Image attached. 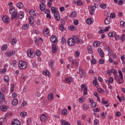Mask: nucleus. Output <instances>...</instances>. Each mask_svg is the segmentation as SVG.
I'll return each mask as SVG.
<instances>
[{
    "instance_id": "nucleus-6",
    "label": "nucleus",
    "mask_w": 125,
    "mask_h": 125,
    "mask_svg": "<svg viewBox=\"0 0 125 125\" xmlns=\"http://www.w3.org/2000/svg\"><path fill=\"white\" fill-rule=\"evenodd\" d=\"M74 40L77 44H83V41L77 36H74Z\"/></svg>"
},
{
    "instance_id": "nucleus-25",
    "label": "nucleus",
    "mask_w": 125,
    "mask_h": 125,
    "mask_svg": "<svg viewBox=\"0 0 125 125\" xmlns=\"http://www.w3.org/2000/svg\"><path fill=\"white\" fill-rule=\"evenodd\" d=\"M94 21V20H93V18L89 19L88 18V19L86 20V23L88 24V25H90L92 22Z\"/></svg>"
},
{
    "instance_id": "nucleus-16",
    "label": "nucleus",
    "mask_w": 125,
    "mask_h": 125,
    "mask_svg": "<svg viewBox=\"0 0 125 125\" xmlns=\"http://www.w3.org/2000/svg\"><path fill=\"white\" fill-rule=\"evenodd\" d=\"M110 22H111V18L108 16L104 20V24H105V25H108L110 24Z\"/></svg>"
},
{
    "instance_id": "nucleus-12",
    "label": "nucleus",
    "mask_w": 125,
    "mask_h": 125,
    "mask_svg": "<svg viewBox=\"0 0 125 125\" xmlns=\"http://www.w3.org/2000/svg\"><path fill=\"white\" fill-rule=\"evenodd\" d=\"M51 47L52 53H56L58 50V49L56 47V45H55V44H52Z\"/></svg>"
},
{
    "instance_id": "nucleus-51",
    "label": "nucleus",
    "mask_w": 125,
    "mask_h": 125,
    "mask_svg": "<svg viewBox=\"0 0 125 125\" xmlns=\"http://www.w3.org/2000/svg\"><path fill=\"white\" fill-rule=\"evenodd\" d=\"M97 91L99 93H101V94L104 93V90L102 89V88H98L97 89Z\"/></svg>"
},
{
    "instance_id": "nucleus-7",
    "label": "nucleus",
    "mask_w": 125,
    "mask_h": 125,
    "mask_svg": "<svg viewBox=\"0 0 125 125\" xmlns=\"http://www.w3.org/2000/svg\"><path fill=\"white\" fill-rule=\"evenodd\" d=\"M50 40L52 43H55L57 44L58 41H57V38L55 36V35H52L50 38Z\"/></svg>"
},
{
    "instance_id": "nucleus-23",
    "label": "nucleus",
    "mask_w": 125,
    "mask_h": 125,
    "mask_svg": "<svg viewBox=\"0 0 125 125\" xmlns=\"http://www.w3.org/2000/svg\"><path fill=\"white\" fill-rule=\"evenodd\" d=\"M101 44V43H100V42L97 41V42H93V45L94 47H98Z\"/></svg>"
},
{
    "instance_id": "nucleus-41",
    "label": "nucleus",
    "mask_w": 125,
    "mask_h": 125,
    "mask_svg": "<svg viewBox=\"0 0 125 125\" xmlns=\"http://www.w3.org/2000/svg\"><path fill=\"white\" fill-rule=\"evenodd\" d=\"M118 73L119 74V76L120 77V79L121 80H124V75L123 74V72H122V70H119Z\"/></svg>"
},
{
    "instance_id": "nucleus-11",
    "label": "nucleus",
    "mask_w": 125,
    "mask_h": 125,
    "mask_svg": "<svg viewBox=\"0 0 125 125\" xmlns=\"http://www.w3.org/2000/svg\"><path fill=\"white\" fill-rule=\"evenodd\" d=\"M54 17L56 21H60V15H59V13L57 12L54 14Z\"/></svg>"
},
{
    "instance_id": "nucleus-49",
    "label": "nucleus",
    "mask_w": 125,
    "mask_h": 125,
    "mask_svg": "<svg viewBox=\"0 0 125 125\" xmlns=\"http://www.w3.org/2000/svg\"><path fill=\"white\" fill-rule=\"evenodd\" d=\"M49 1H48L47 4L49 6V7H51L52 6V2H53V1H55V0H49Z\"/></svg>"
},
{
    "instance_id": "nucleus-35",
    "label": "nucleus",
    "mask_w": 125,
    "mask_h": 125,
    "mask_svg": "<svg viewBox=\"0 0 125 125\" xmlns=\"http://www.w3.org/2000/svg\"><path fill=\"white\" fill-rule=\"evenodd\" d=\"M59 27L60 31L62 32H64L65 31V26H64V25L60 24Z\"/></svg>"
},
{
    "instance_id": "nucleus-48",
    "label": "nucleus",
    "mask_w": 125,
    "mask_h": 125,
    "mask_svg": "<svg viewBox=\"0 0 125 125\" xmlns=\"http://www.w3.org/2000/svg\"><path fill=\"white\" fill-rule=\"evenodd\" d=\"M100 7L101 8H102L103 9H105L107 7V5L106 4H100Z\"/></svg>"
},
{
    "instance_id": "nucleus-50",
    "label": "nucleus",
    "mask_w": 125,
    "mask_h": 125,
    "mask_svg": "<svg viewBox=\"0 0 125 125\" xmlns=\"http://www.w3.org/2000/svg\"><path fill=\"white\" fill-rule=\"evenodd\" d=\"M83 109L84 110H88V109H89V106L88 105H87L86 104H84L83 105Z\"/></svg>"
},
{
    "instance_id": "nucleus-1",
    "label": "nucleus",
    "mask_w": 125,
    "mask_h": 125,
    "mask_svg": "<svg viewBox=\"0 0 125 125\" xmlns=\"http://www.w3.org/2000/svg\"><path fill=\"white\" fill-rule=\"evenodd\" d=\"M26 54L29 58H34L35 55H36V53L34 49L32 48L28 49L26 52Z\"/></svg>"
},
{
    "instance_id": "nucleus-14",
    "label": "nucleus",
    "mask_w": 125,
    "mask_h": 125,
    "mask_svg": "<svg viewBox=\"0 0 125 125\" xmlns=\"http://www.w3.org/2000/svg\"><path fill=\"white\" fill-rule=\"evenodd\" d=\"M12 125H21L20 121L17 119H14L12 122Z\"/></svg>"
},
{
    "instance_id": "nucleus-30",
    "label": "nucleus",
    "mask_w": 125,
    "mask_h": 125,
    "mask_svg": "<svg viewBox=\"0 0 125 125\" xmlns=\"http://www.w3.org/2000/svg\"><path fill=\"white\" fill-rule=\"evenodd\" d=\"M61 122L62 125H70V123L65 120H61Z\"/></svg>"
},
{
    "instance_id": "nucleus-62",
    "label": "nucleus",
    "mask_w": 125,
    "mask_h": 125,
    "mask_svg": "<svg viewBox=\"0 0 125 125\" xmlns=\"http://www.w3.org/2000/svg\"><path fill=\"white\" fill-rule=\"evenodd\" d=\"M99 64L103 65V64H104V59H100L99 61Z\"/></svg>"
},
{
    "instance_id": "nucleus-34",
    "label": "nucleus",
    "mask_w": 125,
    "mask_h": 125,
    "mask_svg": "<svg viewBox=\"0 0 125 125\" xmlns=\"http://www.w3.org/2000/svg\"><path fill=\"white\" fill-rule=\"evenodd\" d=\"M42 74L44 76H48V77H49V74H50V73L48 70H45L43 71Z\"/></svg>"
},
{
    "instance_id": "nucleus-60",
    "label": "nucleus",
    "mask_w": 125,
    "mask_h": 125,
    "mask_svg": "<svg viewBox=\"0 0 125 125\" xmlns=\"http://www.w3.org/2000/svg\"><path fill=\"white\" fill-rule=\"evenodd\" d=\"M96 106H97V104L95 102H93L91 104V107H92V108H94Z\"/></svg>"
},
{
    "instance_id": "nucleus-9",
    "label": "nucleus",
    "mask_w": 125,
    "mask_h": 125,
    "mask_svg": "<svg viewBox=\"0 0 125 125\" xmlns=\"http://www.w3.org/2000/svg\"><path fill=\"white\" fill-rule=\"evenodd\" d=\"M15 54V51L14 50H10L6 53L7 57L9 58L10 56H13Z\"/></svg>"
},
{
    "instance_id": "nucleus-18",
    "label": "nucleus",
    "mask_w": 125,
    "mask_h": 125,
    "mask_svg": "<svg viewBox=\"0 0 125 125\" xmlns=\"http://www.w3.org/2000/svg\"><path fill=\"white\" fill-rule=\"evenodd\" d=\"M54 60H52L48 63L49 67L51 68V69H53V66H54Z\"/></svg>"
},
{
    "instance_id": "nucleus-3",
    "label": "nucleus",
    "mask_w": 125,
    "mask_h": 125,
    "mask_svg": "<svg viewBox=\"0 0 125 125\" xmlns=\"http://www.w3.org/2000/svg\"><path fill=\"white\" fill-rule=\"evenodd\" d=\"M19 67L21 70H24L27 67V63L24 61H20L19 63Z\"/></svg>"
},
{
    "instance_id": "nucleus-22",
    "label": "nucleus",
    "mask_w": 125,
    "mask_h": 125,
    "mask_svg": "<svg viewBox=\"0 0 125 125\" xmlns=\"http://www.w3.org/2000/svg\"><path fill=\"white\" fill-rule=\"evenodd\" d=\"M0 98L1 99V102H5V99L4 98V95L0 91Z\"/></svg>"
},
{
    "instance_id": "nucleus-45",
    "label": "nucleus",
    "mask_w": 125,
    "mask_h": 125,
    "mask_svg": "<svg viewBox=\"0 0 125 125\" xmlns=\"http://www.w3.org/2000/svg\"><path fill=\"white\" fill-rule=\"evenodd\" d=\"M28 19L29 20V24H34V19H33V17H29Z\"/></svg>"
},
{
    "instance_id": "nucleus-47",
    "label": "nucleus",
    "mask_w": 125,
    "mask_h": 125,
    "mask_svg": "<svg viewBox=\"0 0 125 125\" xmlns=\"http://www.w3.org/2000/svg\"><path fill=\"white\" fill-rule=\"evenodd\" d=\"M77 4L79 6H81V5H83V3L82 0H78L77 1Z\"/></svg>"
},
{
    "instance_id": "nucleus-42",
    "label": "nucleus",
    "mask_w": 125,
    "mask_h": 125,
    "mask_svg": "<svg viewBox=\"0 0 125 125\" xmlns=\"http://www.w3.org/2000/svg\"><path fill=\"white\" fill-rule=\"evenodd\" d=\"M65 82L66 83H72V79L71 78H66Z\"/></svg>"
},
{
    "instance_id": "nucleus-46",
    "label": "nucleus",
    "mask_w": 125,
    "mask_h": 125,
    "mask_svg": "<svg viewBox=\"0 0 125 125\" xmlns=\"http://www.w3.org/2000/svg\"><path fill=\"white\" fill-rule=\"evenodd\" d=\"M51 11L52 13H54V14H55V13L58 12L56 11V8L55 7H52L51 8Z\"/></svg>"
},
{
    "instance_id": "nucleus-38",
    "label": "nucleus",
    "mask_w": 125,
    "mask_h": 125,
    "mask_svg": "<svg viewBox=\"0 0 125 125\" xmlns=\"http://www.w3.org/2000/svg\"><path fill=\"white\" fill-rule=\"evenodd\" d=\"M93 85L96 86V87H98L99 85L98 83H97V79H95L93 80Z\"/></svg>"
},
{
    "instance_id": "nucleus-56",
    "label": "nucleus",
    "mask_w": 125,
    "mask_h": 125,
    "mask_svg": "<svg viewBox=\"0 0 125 125\" xmlns=\"http://www.w3.org/2000/svg\"><path fill=\"white\" fill-rule=\"evenodd\" d=\"M90 61L91 64H92L93 65H95V64H96V60H95V59H92Z\"/></svg>"
},
{
    "instance_id": "nucleus-4",
    "label": "nucleus",
    "mask_w": 125,
    "mask_h": 125,
    "mask_svg": "<svg viewBox=\"0 0 125 125\" xmlns=\"http://www.w3.org/2000/svg\"><path fill=\"white\" fill-rule=\"evenodd\" d=\"M81 89L82 91H84L83 95H87V87L85 86V84H82L81 85Z\"/></svg>"
},
{
    "instance_id": "nucleus-20",
    "label": "nucleus",
    "mask_w": 125,
    "mask_h": 125,
    "mask_svg": "<svg viewBox=\"0 0 125 125\" xmlns=\"http://www.w3.org/2000/svg\"><path fill=\"white\" fill-rule=\"evenodd\" d=\"M2 20L4 22V23H9V19L6 16H3Z\"/></svg>"
},
{
    "instance_id": "nucleus-19",
    "label": "nucleus",
    "mask_w": 125,
    "mask_h": 125,
    "mask_svg": "<svg viewBox=\"0 0 125 125\" xmlns=\"http://www.w3.org/2000/svg\"><path fill=\"white\" fill-rule=\"evenodd\" d=\"M29 14L31 16V17H35L37 15L33 9H31L29 11Z\"/></svg>"
},
{
    "instance_id": "nucleus-8",
    "label": "nucleus",
    "mask_w": 125,
    "mask_h": 125,
    "mask_svg": "<svg viewBox=\"0 0 125 125\" xmlns=\"http://www.w3.org/2000/svg\"><path fill=\"white\" fill-rule=\"evenodd\" d=\"M79 74L81 76V78H84V77L86 76V75L84 73V71L83 70L81 66L79 67Z\"/></svg>"
},
{
    "instance_id": "nucleus-27",
    "label": "nucleus",
    "mask_w": 125,
    "mask_h": 125,
    "mask_svg": "<svg viewBox=\"0 0 125 125\" xmlns=\"http://www.w3.org/2000/svg\"><path fill=\"white\" fill-rule=\"evenodd\" d=\"M18 18L19 19H23L24 18V13L22 11L20 12L18 14Z\"/></svg>"
},
{
    "instance_id": "nucleus-44",
    "label": "nucleus",
    "mask_w": 125,
    "mask_h": 125,
    "mask_svg": "<svg viewBox=\"0 0 125 125\" xmlns=\"http://www.w3.org/2000/svg\"><path fill=\"white\" fill-rule=\"evenodd\" d=\"M85 101V98H84V97H82L78 100L79 102H80V103H83V102H84Z\"/></svg>"
},
{
    "instance_id": "nucleus-39",
    "label": "nucleus",
    "mask_w": 125,
    "mask_h": 125,
    "mask_svg": "<svg viewBox=\"0 0 125 125\" xmlns=\"http://www.w3.org/2000/svg\"><path fill=\"white\" fill-rule=\"evenodd\" d=\"M68 114V110H67V109H63L62 110V114L63 115V116H65Z\"/></svg>"
},
{
    "instance_id": "nucleus-28",
    "label": "nucleus",
    "mask_w": 125,
    "mask_h": 125,
    "mask_svg": "<svg viewBox=\"0 0 125 125\" xmlns=\"http://www.w3.org/2000/svg\"><path fill=\"white\" fill-rule=\"evenodd\" d=\"M48 99L50 101H52L54 99V98L53 97V94L50 93L48 96Z\"/></svg>"
},
{
    "instance_id": "nucleus-17",
    "label": "nucleus",
    "mask_w": 125,
    "mask_h": 125,
    "mask_svg": "<svg viewBox=\"0 0 125 125\" xmlns=\"http://www.w3.org/2000/svg\"><path fill=\"white\" fill-rule=\"evenodd\" d=\"M98 51L99 53L100 56L102 57V58H103V57H104V52L102 51V49H101V48H99L98 49Z\"/></svg>"
},
{
    "instance_id": "nucleus-52",
    "label": "nucleus",
    "mask_w": 125,
    "mask_h": 125,
    "mask_svg": "<svg viewBox=\"0 0 125 125\" xmlns=\"http://www.w3.org/2000/svg\"><path fill=\"white\" fill-rule=\"evenodd\" d=\"M71 17L75 18L77 16V12L74 11L72 13V14L70 15Z\"/></svg>"
},
{
    "instance_id": "nucleus-33",
    "label": "nucleus",
    "mask_w": 125,
    "mask_h": 125,
    "mask_svg": "<svg viewBox=\"0 0 125 125\" xmlns=\"http://www.w3.org/2000/svg\"><path fill=\"white\" fill-rule=\"evenodd\" d=\"M17 6L20 9H21V8H23V7L24 5H23V3L21 2H19L17 3Z\"/></svg>"
},
{
    "instance_id": "nucleus-54",
    "label": "nucleus",
    "mask_w": 125,
    "mask_h": 125,
    "mask_svg": "<svg viewBox=\"0 0 125 125\" xmlns=\"http://www.w3.org/2000/svg\"><path fill=\"white\" fill-rule=\"evenodd\" d=\"M28 27H29V24H26L23 25L22 28L23 30H27V29H28Z\"/></svg>"
},
{
    "instance_id": "nucleus-26",
    "label": "nucleus",
    "mask_w": 125,
    "mask_h": 125,
    "mask_svg": "<svg viewBox=\"0 0 125 125\" xmlns=\"http://www.w3.org/2000/svg\"><path fill=\"white\" fill-rule=\"evenodd\" d=\"M12 104L13 106H16L18 104V100L14 99L12 101Z\"/></svg>"
},
{
    "instance_id": "nucleus-21",
    "label": "nucleus",
    "mask_w": 125,
    "mask_h": 125,
    "mask_svg": "<svg viewBox=\"0 0 125 125\" xmlns=\"http://www.w3.org/2000/svg\"><path fill=\"white\" fill-rule=\"evenodd\" d=\"M68 30H69L70 31H76V30H77V27H76L74 25H70L68 27Z\"/></svg>"
},
{
    "instance_id": "nucleus-24",
    "label": "nucleus",
    "mask_w": 125,
    "mask_h": 125,
    "mask_svg": "<svg viewBox=\"0 0 125 125\" xmlns=\"http://www.w3.org/2000/svg\"><path fill=\"white\" fill-rule=\"evenodd\" d=\"M11 20H13V19H16L17 18V12H15L14 13H13L12 14L11 16Z\"/></svg>"
},
{
    "instance_id": "nucleus-32",
    "label": "nucleus",
    "mask_w": 125,
    "mask_h": 125,
    "mask_svg": "<svg viewBox=\"0 0 125 125\" xmlns=\"http://www.w3.org/2000/svg\"><path fill=\"white\" fill-rule=\"evenodd\" d=\"M87 50L88 53H89L90 54H92V53H93V51H92V47H91V46H88Z\"/></svg>"
},
{
    "instance_id": "nucleus-64",
    "label": "nucleus",
    "mask_w": 125,
    "mask_h": 125,
    "mask_svg": "<svg viewBox=\"0 0 125 125\" xmlns=\"http://www.w3.org/2000/svg\"><path fill=\"white\" fill-rule=\"evenodd\" d=\"M120 25L121 27H125V21H121L120 22Z\"/></svg>"
},
{
    "instance_id": "nucleus-58",
    "label": "nucleus",
    "mask_w": 125,
    "mask_h": 125,
    "mask_svg": "<svg viewBox=\"0 0 125 125\" xmlns=\"http://www.w3.org/2000/svg\"><path fill=\"white\" fill-rule=\"evenodd\" d=\"M120 39L122 42H125V34H122L121 36Z\"/></svg>"
},
{
    "instance_id": "nucleus-31",
    "label": "nucleus",
    "mask_w": 125,
    "mask_h": 125,
    "mask_svg": "<svg viewBox=\"0 0 125 125\" xmlns=\"http://www.w3.org/2000/svg\"><path fill=\"white\" fill-rule=\"evenodd\" d=\"M16 42H17V39L15 37L12 39V40L11 42V44H12V45H15Z\"/></svg>"
},
{
    "instance_id": "nucleus-10",
    "label": "nucleus",
    "mask_w": 125,
    "mask_h": 125,
    "mask_svg": "<svg viewBox=\"0 0 125 125\" xmlns=\"http://www.w3.org/2000/svg\"><path fill=\"white\" fill-rule=\"evenodd\" d=\"M42 33L44 37H48L49 34V29L48 28H45L43 29Z\"/></svg>"
},
{
    "instance_id": "nucleus-29",
    "label": "nucleus",
    "mask_w": 125,
    "mask_h": 125,
    "mask_svg": "<svg viewBox=\"0 0 125 125\" xmlns=\"http://www.w3.org/2000/svg\"><path fill=\"white\" fill-rule=\"evenodd\" d=\"M0 109L2 112L7 111V106L6 105H2L0 106Z\"/></svg>"
},
{
    "instance_id": "nucleus-55",
    "label": "nucleus",
    "mask_w": 125,
    "mask_h": 125,
    "mask_svg": "<svg viewBox=\"0 0 125 125\" xmlns=\"http://www.w3.org/2000/svg\"><path fill=\"white\" fill-rule=\"evenodd\" d=\"M6 49H7V45H3L1 48V50H6Z\"/></svg>"
},
{
    "instance_id": "nucleus-53",
    "label": "nucleus",
    "mask_w": 125,
    "mask_h": 125,
    "mask_svg": "<svg viewBox=\"0 0 125 125\" xmlns=\"http://www.w3.org/2000/svg\"><path fill=\"white\" fill-rule=\"evenodd\" d=\"M116 36V32H111L108 33V37H115Z\"/></svg>"
},
{
    "instance_id": "nucleus-57",
    "label": "nucleus",
    "mask_w": 125,
    "mask_h": 125,
    "mask_svg": "<svg viewBox=\"0 0 125 125\" xmlns=\"http://www.w3.org/2000/svg\"><path fill=\"white\" fill-rule=\"evenodd\" d=\"M116 17V14L114 13H111L110 15V18L114 19Z\"/></svg>"
},
{
    "instance_id": "nucleus-61",
    "label": "nucleus",
    "mask_w": 125,
    "mask_h": 125,
    "mask_svg": "<svg viewBox=\"0 0 125 125\" xmlns=\"http://www.w3.org/2000/svg\"><path fill=\"white\" fill-rule=\"evenodd\" d=\"M62 44H66V39L64 37H62Z\"/></svg>"
},
{
    "instance_id": "nucleus-13",
    "label": "nucleus",
    "mask_w": 125,
    "mask_h": 125,
    "mask_svg": "<svg viewBox=\"0 0 125 125\" xmlns=\"http://www.w3.org/2000/svg\"><path fill=\"white\" fill-rule=\"evenodd\" d=\"M47 119V116L44 114H42L41 115V122H45Z\"/></svg>"
},
{
    "instance_id": "nucleus-5",
    "label": "nucleus",
    "mask_w": 125,
    "mask_h": 125,
    "mask_svg": "<svg viewBox=\"0 0 125 125\" xmlns=\"http://www.w3.org/2000/svg\"><path fill=\"white\" fill-rule=\"evenodd\" d=\"M75 37H74L73 38H69L67 40V44L70 46H73L75 45Z\"/></svg>"
},
{
    "instance_id": "nucleus-2",
    "label": "nucleus",
    "mask_w": 125,
    "mask_h": 125,
    "mask_svg": "<svg viewBox=\"0 0 125 125\" xmlns=\"http://www.w3.org/2000/svg\"><path fill=\"white\" fill-rule=\"evenodd\" d=\"M68 60L69 62H71L73 65L76 67H79V62H78V60H77V59H73L72 57H69Z\"/></svg>"
},
{
    "instance_id": "nucleus-59",
    "label": "nucleus",
    "mask_w": 125,
    "mask_h": 125,
    "mask_svg": "<svg viewBox=\"0 0 125 125\" xmlns=\"http://www.w3.org/2000/svg\"><path fill=\"white\" fill-rule=\"evenodd\" d=\"M6 71L7 69L6 68H4L0 70V73H2V74H5L6 73Z\"/></svg>"
},
{
    "instance_id": "nucleus-63",
    "label": "nucleus",
    "mask_w": 125,
    "mask_h": 125,
    "mask_svg": "<svg viewBox=\"0 0 125 125\" xmlns=\"http://www.w3.org/2000/svg\"><path fill=\"white\" fill-rule=\"evenodd\" d=\"M37 56H41V51L40 50H37L36 51Z\"/></svg>"
},
{
    "instance_id": "nucleus-36",
    "label": "nucleus",
    "mask_w": 125,
    "mask_h": 125,
    "mask_svg": "<svg viewBox=\"0 0 125 125\" xmlns=\"http://www.w3.org/2000/svg\"><path fill=\"white\" fill-rule=\"evenodd\" d=\"M102 103H103V104H104V105H106V104H107L105 105V107H109V106H110V104H108V101H105V100L104 99V98L102 99Z\"/></svg>"
},
{
    "instance_id": "nucleus-37",
    "label": "nucleus",
    "mask_w": 125,
    "mask_h": 125,
    "mask_svg": "<svg viewBox=\"0 0 125 125\" xmlns=\"http://www.w3.org/2000/svg\"><path fill=\"white\" fill-rule=\"evenodd\" d=\"M80 51L77 50L75 53H74V56L76 58H79L80 57Z\"/></svg>"
},
{
    "instance_id": "nucleus-40",
    "label": "nucleus",
    "mask_w": 125,
    "mask_h": 125,
    "mask_svg": "<svg viewBox=\"0 0 125 125\" xmlns=\"http://www.w3.org/2000/svg\"><path fill=\"white\" fill-rule=\"evenodd\" d=\"M40 7L42 11H43V10L45 9V5H44V4H40Z\"/></svg>"
},
{
    "instance_id": "nucleus-43",
    "label": "nucleus",
    "mask_w": 125,
    "mask_h": 125,
    "mask_svg": "<svg viewBox=\"0 0 125 125\" xmlns=\"http://www.w3.org/2000/svg\"><path fill=\"white\" fill-rule=\"evenodd\" d=\"M14 12H15V8H14L13 7H10V8H9V13H10V14H12Z\"/></svg>"
},
{
    "instance_id": "nucleus-15",
    "label": "nucleus",
    "mask_w": 125,
    "mask_h": 125,
    "mask_svg": "<svg viewBox=\"0 0 125 125\" xmlns=\"http://www.w3.org/2000/svg\"><path fill=\"white\" fill-rule=\"evenodd\" d=\"M3 81L6 83L7 85H9V77L8 76H4Z\"/></svg>"
}]
</instances>
